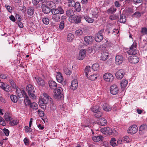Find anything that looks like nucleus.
<instances>
[{
  "mask_svg": "<svg viewBox=\"0 0 147 147\" xmlns=\"http://www.w3.org/2000/svg\"><path fill=\"white\" fill-rule=\"evenodd\" d=\"M26 91L28 92V94L30 97L33 99L36 98V96L34 95V87L31 84L28 85L26 88Z\"/></svg>",
  "mask_w": 147,
  "mask_h": 147,
  "instance_id": "nucleus-1",
  "label": "nucleus"
},
{
  "mask_svg": "<svg viewBox=\"0 0 147 147\" xmlns=\"http://www.w3.org/2000/svg\"><path fill=\"white\" fill-rule=\"evenodd\" d=\"M62 91V88L61 87H58L57 88H55L54 90V98L57 99H61L63 96V95L61 93V92Z\"/></svg>",
  "mask_w": 147,
  "mask_h": 147,
  "instance_id": "nucleus-2",
  "label": "nucleus"
},
{
  "mask_svg": "<svg viewBox=\"0 0 147 147\" xmlns=\"http://www.w3.org/2000/svg\"><path fill=\"white\" fill-rule=\"evenodd\" d=\"M137 45L136 42H134L132 45L130 47L128 51L127 52L129 55H134L137 53V50H136Z\"/></svg>",
  "mask_w": 147,
  "mask_h": 147,
  "instance_id": "nucleus-3",
  "label": "nucleus"
},
{
  "mask_svg": "<svg viewBox=\"0 0 147 147\" xmlns=\"http://www.w3.org/2000/svg\"><path fill=\"white\" fill-rule=\"evenodd\" d=\"M52 15L61 14H63L64 12L61 6L57 8H53L51 10Z\"/></svg>",
  "mask_w": 147,
  "mask_h": 147,
  "instance_id": "nucleus-4",
  "label": "nucleus"
},
{
  "mask_svg": "<svg viewBox=\"0 0 147 147\" xmlns=\"http://www.w3.org/2000/svg\"><path fill=\"white\" fill-rule=\"evenodd\" d=\"M104 31V30H100L98 33L95 34V40L97 42H100L103 38V33Z\"/></svg>",
  "mask_w": 147,
  "mask_h": 147,
  "instance_id": "nucleus-5",
  "label": "nucleus"
},
{
  "mask_svg": "<svg viewBox=\"0 0 147 147\" xmlns=\"http://www.w3.org/2000/svg\"><path fill=\"white\" fill-rule=\"evenodd\" d=\"M104 80L107 82H111L114 79L113 75L110 73H107L103 76Z\"/></svg>",
  "mask_w": 147,
  "mask_h": 147,
  "instance_id": "nucleus-6",
  "label": "nucleus"
},
{
  "mask_svg": "<svg viewBox=\"0 0 147 147\" xmlns=\"http://www.w3.org/2000/svg\"><path fill=\"white\" fill-rule=\"evenodd\" d=\"M81 18L80 16L74 15L70 17L71 22H75L76 24L80 23L81 22Z\"/></svg>",
  "mask_w": 147,
  "mask_h": 147,
  "instance_id": "nucleus-7",
  "label": "nucleus"
},
{
  "mask_svg": "<svg viewBox=\"0 0 147 147\" xmlns=\"http://www.w3.org/2000/svg\"><path fill=\"white\" fill-rule=\"evenodd\" d=\"M56 78L58 82L61 83L63 85H65L66 82L63 80L62 74L60 72H57Z\"/></svg>",
  "mask_w": 147,
  "mask_h": 147,
  "instance_id": "nucleus-8",
  "label": "nucleus"
},
{
  "mask_svg": "<svg viewBox=\"0 0 147 147\" xmlns=\"http://www.w3.org/2000/svg\"><path fill=\"white\" fill-rule=\"evenodd\" d=\"M123 61V57L121 55H117L115 56V63L117 65L121 64Z\"/></svg>",
  "mask_w": 147,
  "mask_h": 147,
  "instance_id": "nucleus-9",
  "label": "nucleus"
},
{
  "mask_svg": "<svg viewBox=\"0 0 147 147\" xmlns=\"http://www.w3.org/2000/svg\"><path fill=\"white\" fill-rule=\"evenodd\" d=\"M138 131V127L137 126L134 125L129 127L128 130L127 132L129 134H134L136 133Z\"/></svg>",
  "mask_w": 147,
  "mask_h": 147,
  "instance_id": "nucleus-10",
  "label": "nucleus"
},
{
  "mask_svg": "<svg viewBox=\"0 0 147 147\" xmlns=\"http://www.w3.org/2000/svg\"><path fill=\"white\" fill-rule=\"evenodd\" d=\"M128 59L129 62L134 64L137 63L139 60L138 57L135 55L129 56Z\"/></svg>",
  "mask_w": 147,
  "mask_h": 147,
  "instance_id": "nucleus-11",
  "label": "nucleus"
},
{
  "mask_svg": "<svg viewBox=\"0 0 147 147\" xmlns=\"http://www.w3.org/2000/svg\"><path fill=\"white\" fill-rule=\"evenodd\" d=\"M110 91L111 93L113 95H115L119 92V89L115 85H112L110 88Z\"/></svg>",
  "mask_w": 147,
  "mask_h": 147,
  "instance_id": "nucleus-12",
  "label": "nucleus"
},
{
  "mask_svg": "<svg viewBox=\"0 0 147 147\" xmlns=\"http://www.w3.org/2000/svg\"><path fill=\"white\" fill-rule=\"evenodd\" d=\"M124 71L123 69H120L118 70L115 74L116 78L119 79H121L124 75Z\"/></svg>",
  "mask_w": 147,
  "mask_h": 147,
  "instance_id": "nucleus-13",
  "label": "nucleus"
},
{
  "mask_svg": "<svg viewBox=\"0 0 147 147\" xmlns=\"http://www.w3.org/2000/svg\"><path fill=\"white\" fill-rule=\"evenodd\" d=\"M101 131L103 134L106 135H110L113 132L112 130L109 127H105L101 129Z\"/></svg>",
  "mask_w": 147,
  "mask_h": 147,
  "instance_id": "nucleus-14",
  "label": "nucleus"
},
{
  "mask_svg": "<svg viewBox=\"0 0 147 147\" xmlns=\"http://www.w3.org/2000/svg\"><path fill=\"white\" fill-rule=\"evenodd\" d=\"M16 93L17 95L19 97H22L24 96V95L25 96V94H26L23 90L19 88H16Z\"/></svg>",
  "mask_w": 147,
  "mask_h": 147,
  "instance_id": "nucleus-15",
  "label": "nucleus"
},
{
  "mask_svg": "<svg viewBox=\"0 0 147 147\" xmlns=\"http://www.w3.org/2000/svg\"><path fill=\"white\" fill-rule=\"evenodd\" d=\"M86 51L85 49H82L80 51L78 59L80 60L83 59L86 55Z\"/></svg>",
  "mask_w": 147,
  "mask_h": 147,
  "instance_id": "nucleus-16",
  "label": "nucleus"
},
{
  "mask_svg": "<svg viewBox=\"0 0 147 147\" xmlns=\"http://www.w3.org/2000/svg\"><path fill=\"white\" fill-rule=\"evenodd\" d=\"M78 86V84L77 80H74L72 81L71 85L70 86V88L72 90H74L77 88Z\"/></svg>",
  "mask_w": 147,
  "mask_h": 147,
  "instance_id": "nucleus-17",
  "label": "nucleus"
},
{
  "mask_svg": "<svg viewBox=\"0 0 147 147\" xmlns=\"http://www.w3.org/2000/svg\"><path fill=\"white\" fill-rule=\"evenodd\" d=\"M41 7L42 11L44 13H48L50 12V8L46 5L45 4H42Z\"/></svg>",
  "mask_w": 147,
  "mask_h": 147,
  "instance_id": "nucleus-18",
  "label": "nucleus"
},
{
  "mask_svg": "<svg viewBox=\"0 0 147 147\" xmlns=\"http://www.w3.org/2000/svg\"><path fill=\"white\" fill-rule=\"evenodd\" d=\"M109 53L105 50H104L101 53V59L103 61H105L108 58Z\"/></svg>",
  "mask_w": 147,
  "mask_h": 147,
  "instance_id": "nucleus-19",
  "label": "nucleus"
},
{
  "mask_svg": "<svg viewBox=\"0 0 147 147\" xmlns=\"http://www.w3.org/2000/svg\"><path fill=\"white\" fill-rule=\"evenodd\" d=\"M147 126L145 124H143L141 125L139 128V133L142 134L144 133L145 131L147 130Z\"/></svg>",
  "mask_w": 147,
  "mask_h": 147,
  "instance_id": "nucleus-20",
  "label": "nucleus"
},
{
  "mask_svg": "<svg viewBox=\"0 0 147 147\" xmlns=\"http://www.w3.org/2000/svg\"><path fill=\"white\" fill-rule=\"evenodd\" d=\"M35 78L38 85L42 86L45 85V82L42 78L39 77H35Z\"/></svg>",
  "mask_w": 147,
  "mask_h": 147,
  "instance_id": "nucleus-21",
  "label": "nucleus"
},
{
  "mask_svg": "<svg viewBox=\"0 0 147 147\" xmlns=\"http://www.w3.org/2000/svg\"><path fill=\"white\" fill-rule=\"evenodd\" d=\"M24 102L25 105L26 106H30L32 103L28 96L25 94V96H24Z\"/></svg>",
  "mask_w": 147,
  "mask_h": 147,
  "instance_id": "nucleus-22",
  "label": "nucleus"
},
{
  "mask_svg": "<svg viewBox=\"0 0 147 147\" xmlns=\"http://www.w3.org/2000/svg\"><path fill=\"white\" fill-rule=\"evenodd\" d=\"M84 73L87 77L88 78L89 75L91 74V67L90 66H87L84 70Z\"/></svg>",
  "mask_w": 147,
  "mask_h": 147,
  "instance_id": "nucleus-23",
  "label": "nucleus"
},
{
  "mask_svg": "<svg viewBox=\"0 0 147 147\" xmlns=\"http://www.w3.org/2000/svg\"><path fill=\"white\" fill-rule=\"evenodd\" d=\"M102 108L103 109L106 111H109L112 109L111 107L107 103H105L103 104Z\"/></svg>",
  "mask_w": 147,
  "mask_h": 147,
  "instance_id": "nucleus-24",
  "label": "nucleus"
},
{
  "mask_svg": "<svg viewBox=\"0 0 147 147\" xmlns=\"http://www.w3.org/2000/svg\"><path fill=\"white\" fill-rule=\"evenodd\" d=\"M49 85L51 89H54L56 88L57 84L54 81L51 80L49 81Z\"/></svg>",
  "mask_w": 147,
  "mask_h": 147,
  "instance_id": "nucleus-25",
  "label": "nucleus"
},
{
  "mask_svg": "<svg viewBox=\"0 0 147 147\" xmlns=\"http://www.w3.org/2000/svg\"><path fill=\"white\" fill-rule=\"evenodd\" d=\"M90 109L94 113H97L98 111H100V107L97 105L93 106Z\"/></svg>",
  "mask_w": 147,
  "mask_h": 147,
  "instance_id": "nucleus-26",
  "label": "nucleus"
},
{
  "mask_svg": "<svg viewBox=\"0 0 147 147\" xmlns=\"http://www.w3.org/2000/svg\"><path fill=\"white\" fill-rule=\"evenodd\" d=\"M60 14L53 15L52 19L55 22H59L60 19Z\"/></svg>",
  "mask_w": 147,
  "mask_h": 147,
  "instance_id": "nucleus-27",
  "label": "nucleus"
},
{
  "mask_svg": "<svg viewBox=\"0 0 147 147\" xmlns=\"http://www.w3.org/2000/svg\"><path fill=\"white\" fill-rule=\"evenodd\" d=\"M92 36H87L84 38V40L86 43L89 44L92 41Z\"/></svg>",
  "mask_w": 147,
  "mask_h": 147,
  "instance_id": "nucleus-28",
  "label": "nucleus"
},
{
  "mask_svg": "<svg viewBox=\"0 0 147 147\" xmlns=\"http://www.w3.org/2000/svg\"><path fill=\"white\" fill-rule=\"evenodd\" d=\"M103 138L101 136H93L92 137L93 140L95 142H98L102 140Z\"/></svg>",
  "mask_w": 147,
  "mask_h": 147,
  "instance_id": "nucleus-29",
  "label": "nucleus"
},
{
  "mask_svg": "<svg viewBox=\"0 0 147 147\" xmlns=\"http://www.w3.org/2000/svg\"><path fill=\"white\" fill-rule=\"evenodd\" d=\"M98 123L101 125H105L106 124L107 122L104 118H101L98 122Z\"/></svg>",
  "mask_w": 147,
  "mask_h": 147,
  "instance_id": "nucleus-30",
  "label": "nucleus"
},
{
  "mask_svg": "<svg viewBox=\"0 0 147 147\" xmlns=\"http://www.w3.org/2000/svg\"><path fill=\"white\" fill-rule=\"evenodd\" d=\"M117 9L114 6L111 7L107 11V13L109 14L114 13L116 11Z\"/></svg>",
  "mask_w": 147,
  "mask_h": 147,
  "instance_id": "nucleus-31",
  "label": "nucleus"
},
{
  "mask_svg": "<svg viewBox=\"0 0 147 147\" xmlns=\"http://www.w3.org/2000/svg\"><path fill=\"white\" fill-rule=\"evenodd\" d=\"M128 82L127 80H123L121 81L120 84L121 88L123 89L127 86Z\"/></svg>",
  "mask_w": 147,
  "mask_h": 147,
  "instance_id": "nucleus-32",
  "label": "nucleus"
},
{
  "mask_svg": "<svg viewBox=\"0 0 147 147\" xmlns=\"http://www.w3.org/2000/svg\"><path fill=\"white\" fill-rule=\"evenodd\" d=\"M116 143L117 141L115 138H112L111 139L110 141V144L111 146H117Z\"/></svg>",
  "mask_w": 147,
  "mask_h": 147,
  "instance_id": "nucleus-33",
  "label": "nucleus"
},
{
  "mask_svg": "<svg viewBox=\"0 0 147 147\" xmlns=\"http://www.w3.org/2000/svg\"><path fill=\"white\" fill-rule=\"evenodd\" d=\"M46 5L51 8L55 6V3L52 1H46Z\"/></svg>",
  "mask_w": 147,
  "mask_h": 147,
  "instance_id": "nucleus-34",
  "label": "nucleus"
},
{
  "mask_svg": "<svg viewBox=\"0 0 147 147\" xmlns=\"http://www.w3.org/2000/svg\"><path fill=\"white\" fill-rule=\"evenodd\" d=\"M74 38V35L72 33H69L68 34L67 36V40L68 42H71Z\"/></svg>",
  "mask_w": 147,
  "mask_h": 147,
  "instance_id": "nucleus-35",
  "label": "nucleus"
},
{
  "mask_svg": "<svg viewBox=\"0 0 147 147\" xmlns=\"http://www.w3.org/2000/svg\"><path fill=\"white\" fill-rule=\"evenodd\" d=\"M84 18L86 21L89 23H92L93 22L94 20L91 18L87 16L84 15Z\"/></svg>",
  "mask_w": 147,
  "mask_h": 147,
  "instance_id": "nucleus-36",
  "label": "nucleus"
},
{
  "mask_svg": "<svg viewBox=\"0 0 147 147\" xmlns=\"http://www.w3.org/2000/svg\"><path fill=\"white\" fill-rule=\"evenodd\" d=\"M141 13L140 12L136 11L133 14L132 17L133 18H139L141 16Z\"/></svg>",
  "mask_w": 147,
  "mask_h": 147,
  "instance_id": "nucleus-37",
  "label": "nucleus"
},
{
  "mask_svg": "<svg viewBox=\"0 0 147 147\" xmlns=\"http://www.w3.org/2000/svg\"><path fill=\"white\" fill-rule=\"evenodd\" d=\"M34 9L32 7H30L27 10V14L30 16H32L34 13Z\"/></svg>",
  "mask_w": 147,
  "mask_h": 147,
  "instance_id": "nucleus-38",
  "label": "nucleus"
},
{
  "mask_svg": "<svg viewBox=\"0 0 147 147\" xmlns=\"http://www.w3.org/2000/svg\"><path fill=\"white\" fill-rule=\"evenodd\" d=\"M74 6L77 11L79 12L81 10V7L80 4L78 2H76Z\"/></svg>",
  "mask_w": 147,
  "mask_h": 147,
  "instance_id": "nucleus-39",
  "label": "nucleus"
},
{
  "mask_svg": "<svg viewBox=\"0 0 147 147\" xmlns=\"http://www.w3.org/2000/svg\"><path fill=\"white\" fill-rule=\"evenodd\" d=\"M30 107L35 110L38 109V105L35 102L32 103L30 105Z\"/></svg>",
  "mask_w": 147,
  "mask_h": 147,
  "instance_id": "nucleus-40",
  "label": "nucleus"
},
{
  "mask_svg": "<svg viewBox=\"0 0 147 147\" xmlns=\"http://www.w3.org/2000/svg\"><path fill=\"white\" fill-rule=\"evenodd\" d=\"M126 18L123 15H120V18L119 20V22L120 23H124L126 21Z\"/></svg>",
  "mask_w": 147,
  "mask_h": 147,
  "instance_id": "nucleus-41",
  "label": "nucleus"
},
{
  "mask_svg": "<svg viewBox=\"0 0 147 147\" xmlns=\"http://www.w3.org/2000/svg\"><path fill=\"white\" fill-rule=\"evenodd\" d=\"M90 11L92 16L94 17H96L97 14V12L96 11L97 9H96L91 8L90 9Z\"/></svg>",
  "mask_w": 147,
  "mask_h": 147,
  "instance_id": "nucleus-42",
  "label": "nucleus"
},
{
  "mask_svg": "<svg viewBox=\"0 0 147 147\" xmlns=\"http://www.w3.org/2000/svg\"><path fill=\"white\" fill-rule=\"evenodd\" d=\"M99 66V64L97 63H96L92 65V68L93 70L97 71L98 69Z\"/></svg>",
  "mask_w": 147,
  "mask_h": 147,
  "instance_id": "nucleus-43",
  "label": "nucleus"
},
{
  "mask_svg": "<svg viewBox=\"0 0 147 147\" xmlns=\"http://www.w3.org/2000/svg\"><path fill=\"white\" fill-rule=\"evenodd\" d=\"M19 122V121L16 119L12 120L9 122V124L12 126H14L17 125Z\"/></svg>",
  "mask_w": 147,
  "mask_h": 147,
  "instance_id": "nucleus-44",
  "label": "nucleus"
},
{
  "mask_svg": "<svg viewBox=\"0 0 147 147\" xmlns=\"http://www.w3.org/2000/svg\"><path fill=\"white\" fill-rule=\"evenodd\" d=\"M63 70L64 73L67 75H70L72 73L71 71L69 70L66 67H64Z\"/></svg>",
  "mask_w": 147,
  "mask_h": 147,
  "instance_id": "nucleus-45",
  "label": "nucleus"
},
{
  "mask_svg": "<svg viewBox=\"0 0 147 147\" xmlns=\"http://www.w3.org/2000/svg\"><path fill=\"white\" fill-rule=\"evenodd\" d=\"M83 31L80 29L76 30L75 32V34L78 36H82L83 34Z\"/></svg>",
  "mask_w": 147,
  "mask_h": 147,
  "instance_id": "nucleus-46",
  "label": "nucleus"
},
{
  "mask_svg": "<svg viewBox=\"0 0 147 147\" xmlns=\"http://www.w3.org/2000/svg\"><path fill=\"white\" fill-rule=\"evenodd\" d=\"M74 12L73 10L72 9H70L67 10L66 11V14L68 16H70V17L74 15Z\"/></svg>",
  "mask_w": 147,
  "mask_h": 147,
  "instance_id": "nucleus-47",
  "label": "nucleus"
},
{
  "mask_svg": "<svg viewBox=\"0 0 147 147\" xmlns=\"http://www.w3.org/2000/svg\"><path fill=\"white\" fill-rule=\"evenodd\" d=\"M42 21L43 23L45 24H48L49 23V20L46 17L43 18Z\"/></svg>",
  "mask_w": 147,
  "mask_h": 147,
  "instance_id": "nucleus-48",
  "label": "nucleus"
},
{
  "mask_svg": "<svg viewBox=\"0 0 147 147\" xmlns=\"http://www.w3.org/2000/svg\"><path fill=\"white\" fill-rule=\"evenodd\" d=\"M123 141L124 142H129L131 141V138H129V137L127 136H124L123 138Z\"/></svg>",
  "mask_w": 147,
  "mask_h": 147,
  "instance_id": "nucleus-49",
  "label": "nucleus"
},
{
  "mask_svg": "<svg viewBox=\"0 0 147 147\" xmlns=\"http://www.w3.org/2000/svg\"><path fill=\"white\" fill-rule=\"evenodd\" d=\"M11 100L14 103H16L17 101V96L15 95H11L10 96Z\"/></svg>",
  "mask_w": 147,
  "mask_h": 147,
  "instance_id": "nucleus-50",
  "label": "nucleus"
},
{
  "mask_svg": "<svg viewBox=\"0 0 147 147\" xmlns=\"http://www.w3.org/2000/svg\"><path fill=\"white\" fill-rule=\"evenodd\" d=\"M4 117L6 121H10L12 119L8 114H5Z\"/></svg>",
  "mask_w": 147,
  "mask_h": 147,
  "instance_id": "nucleus-51",
  "label": "nucleus"
},
{
  "mask_svg": "<svg viewBox=\"0 0 147 147\" xmlns=\"http://www.w3.org/2000/svg\"><path fill=\"white\" fill-rule=\"evenodd\" d=\"M69 1L68 3V6L70 7H74L76 3L75 2L74 0H71Z\"/></svg>",
  "mask_w": 147,
  "mask_h": 147,
  "instance_id": "nucleus-52",
  "label": "nucleus"
},
{
  "mask_svg": "<svg viewBox=\"0 0 147 147\" xmlns=\"http://www.w3.org/2000/svg\"><path fill=\"white\" fill-rule=\"evenodd\" d=\"M3 90L7 92H9L11 90V88L10 86L7 84Z\"/></svg>",
  "mask_w": 147,
  "mask_h": 147,
  "instance_id": "nucleus-53",
  "label": "nucleus"
},
{
  "mask_svg": "<svg viewBox=\"0 0 147 147\" xmlns=\"http://www.w3.org/2000/svg\"><path fill=\"white\" fill-rule=\"evenodd\" d=\"M141 32L143 35L147 34V28L145 27L142 28Z\"/></svg>",
  "mask_w": 147,
  "mask_h": 147,
  "instance_id": "nucleus-54",
  "label": "nucleus"
},
{
  "mask_svg": "<svg viewBox=\"0 0 147 147\" xmlns=\"http://www.w3.org/2000/svg\"><path fill=\"white\" fill-rule=\"evenodd\" d=\"M90 76H88V78L91 80H94L97 78L96 75H89Z\"/></svg>",
  "mask_w": 147,
  "mask_h": 147,
  "instance_id": "nucleus-55",
  "label": "nucleus"
},
{
  "mask_svg": "<svg viewBox=\"0 0 147 147\" xmlns=\"http://www.w3.org/2000/svg\"><path fill=\"white\" fill-rule=\"evenodd\" d=\"M50 107L51 109L52 110L55 109H56V107L53 104L52 100H50Z\"/></svg>",
  "mask_w": 147,
  "mask_h": 147,
  "instance_id": "nucleus-56",
  "label": "nucleus"
},
{
  "mask_svg": "<svg viewBox=\"0 0 147 147\" xmlns=\"http://www.w3.org/2000/svg\"><path fill=\"white\" fill-rule=\"evenodd\" d=\"M102 113L101 112H100V111H98L96 114H95L94 115V116L96 118H99L100 117H101L102 115Z\"/></svg>",
  "mask_w": 147,
  "mask_h": 147,
  "instance_id": "nucleus-57",
  "label": "nucleus"
},
{
  "mask_svg": "<svg viewBox=\"0 0 147 147\" xmlns=\"http://www.w3.org/2000/svg\"><path fill=\"white\" fill-rule=\"evenodd\" d=\"M0 124L3 126H5L6 125L4 119L1 116H0Z\"/></svg>",
  "mask_w": 147,
  "mask_h": 147,
  "instance_id": "nucleus-58",
  "label": "nucleus"
},
{
  "mask_svg": "<svg viewBox=\"0 0 147 147\" xmlns=\"http://www.w3.org/2000/svg\"><path fill=\"white\" fill-rule=\"evenodd\" d=\"M59 28L60 29L62 30L64 28V23L63 21H61L59 25Z\"/></svg>",
  "mask_w": 147,
  "mask_h": 147,
  "instance_id": "nucleus-59",
  "label": "nucleus"
},
{
  "mask_svg": "<svg viewBox=\"0 0 147 147\" xmlns=\"http://www.w3.org/2000/svg\"><path fill=\"white\" fill-rule=\"evenodd\" d=\"M9 81L12 88H15L16 86V84H15L14 82V81L11 79L9 80Z\"/></svg>",
  "mask_w": 147,
  "mask_h": 147,
  "instance_id": "nucleus-60",
  "label": "nucleus"
},
{
  "mask_svg": "<svg viewBox=\"0 0 147 147\" xmlns=\"http://www.w3.org/2000/svg\"><path fill=\"white\" fill-rule=\"evenodd\" d=\"M43 95L44 97L46 99L50 100H52L51 97L49 96L48 94L44 93H43Z\"/></svg>",
  "mask_w": 147,
  "mask_h": 147,
  "instance_id": "nucleus-61",
  "label": "nucleus"
},
{
  "mask_svg": "<svg viewBox=\"0 0 147 147\" xmlns=\"http://www.w3.org/2000/svg\"><path fill=\"white\" fill-rule=\"evenodd\" d=\"M4 133L6 136H9V131L7 129H3Z\"/></svg>",
  "mask_w": 147,
  "mask_h": 147,
  "instance_id": "nucleus-62",
  "label": "nucleus"
},
{
  "mask_svg": "<svg viewBox=\"0 0 147 147\" xmlns=\"http://www.w3.org/2000/svg\"><path fill=\"white\" fill-rule=\"evenodd\" d=\"M8 77L7 74H1L0 75V78L2 79H7Z\"/></svg>",
  "mask_w": 147,
  "mask_h": 147,
  "instance_id": "nucleus-63",
  "label": "nucleus"
},
{
  "mask_svg": "<svg viewBox=\"0 0 147 147\" xmlns=\"http://www.w3.org/2000/svg\"><path fill=\"white\" fill-rule=\"evenodd\" d=\"M38 112L39 116L40 117H42L44 115V112L40 109L38 110Z\"/></svg>",
  "mask_w": 147,
  "mask_h": 147,
  "instance_id": "nucleus-64",
  "label": "nucleus"
}]
</instances>
